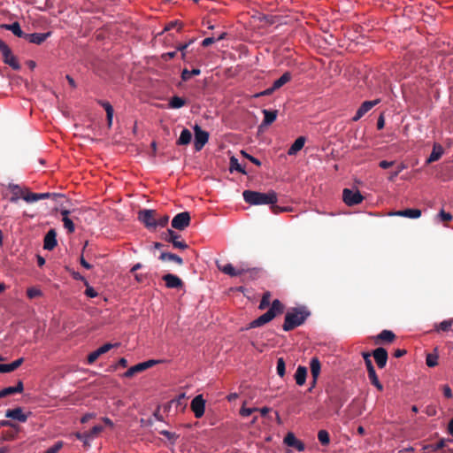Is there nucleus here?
Wrapping results in <instances>:
<instances>
[{
	"instance_id": "nucleus-9",
	"label": "nucleus",
	"mask_w": 453,
	"mask_h": 453,
	"mask_svg": "<svg viewBox=\"0 0 453 453\" xmlns=\"http://www.w3.org/2000/svg\"><path fill=\"white\" fill-rule=\"evenodd\" d=\"M194 129V147L196 151H200L203 146L208 142L209 133L202 129V127L196 124Z\"/></svg>"
},
{
	"instance_id": "nucleus-44",
	"label": "nucleus",
	"mask_w": 453,
	"mask_h": 453,
	"mask_svg": "<svg viewBox=\"0 0 453 453\" xmlns=\"http://www.w3.org/2000/svg\"><path fill=\"white\" fill-rule=\"evenodd\" d=\"M318 439L319 442L324 446L328 445L330 443V435L326 430H319L318 433Z\"/></svg>"
},
{
	"instance_id": "nucleus-51",
	"label": "nucleus",
	"mask_w": 453,
	"mask_h": 453,
	"mask_svg": "<svg viewBox=\"0 0 453 453\" xmlns=\"http://www.w3.org/2000/svg\"><path fill=\"white\" fill-rule=\"evenodd\" d=\"M86 286V289H85V296L88 298H95L98 296V293L97 291L92 287L89 285V283L88 282V285H85Z\"/></svg>"
},
{
	"instance_id": "nucleus-28",
	"label": "nucleus",
	"mask_w": 453,
	"mask_h": 453,
	"mask_svg": "<svg viewBox=\"0 0 453 453\" xmlns=\"http://www.w3.org/2000/svg\"><path fill=\"white\" fill-rule=\"evenodd\" d=\"M310 369H311V373L312 379H314V380H318V378H319V376L320 374V371H321V364H320L319 359L317 357H313L311 358Z\"/></svg>"
},
{
	"instance_id": "nucleus-42",
	"label": "nucleus",
	"mask_w": 453,
	"mask_h": 453,
	"mask_svg": "<svg viewBox=\"0 0 453 453\" xmlns=\"http://www.w3.org/2000/svg\"><path fill=\"white\" fill-rule=\"evenodd\" d=\"M158 433L161 435H164L172 445H174L176 443V441L180 437L178 434L170 432L168 430H160L158 431Z\"/></svg>"
},
{
	"instance_id": "nucleus-11",
	"label": "nucleus",
	"mask_w": 453,
	"mask_h": 453,
	"mask_svg": "<svg viewBox=\"0 0 453 453\" xmlns=\"http://www.w3.org/2000/svg\"><path fill=\"white\" fill-rule=\"evenodd\" d=\"M50 197H52L56 200L58 197H64V195L60 194V193H50V192H45V193L28 192L22 196L23 200L26 201L27 203H35L39 200L46 199V198H50Z\"/></svg>"
},
{
	"instance_id": "nucleus-20",
	"label": "nucleus",
	"mask_w": 453,
	"mask_h": 453,
	"mask_svg": "<svg viewBox=\"0 0 453 453\" xmlns=\"http://www.w3.org/2000/svg\"><path fill=\"white\" fill-rule=\"evenodd\" d=\"M51 34L52 33L50 31H48L46 33L27 34L25 39L27 40L30 43L40 45L43 42H45L49 37H50Z\"/></svg>"
},
{
	"instance_id": "nucleus-21",
	"label": "nucleus",
	"mask_w": 453,
	"mask_h": 453,
	"mask_svg": "<svg viewBox=\"0 0 453 453\" xmlns=\"http://www.w3.org/2000/svg\"><path fill=\"white\" fill-rule=\"evenodd\" d=\"M96 104L104 109V111L106 112L107 125H108V127H111L112 126L113 115H114V109H113L112 105L111 104L110 102L102 100V99H97Z\"/></svg>"
},
{
	"instance_id": "nucleus-6",
	"label": "nucleus",
	"mask_w": 453,
	"mask_h": 453,
	"mask_svg": "<svg viewBox=\"0 0 453 453\" xmlns=\"http://www.w3.org/2000/svg\"><path fill=\"white\" fill-rule=\"evenodd\" d=\"M164 361L161 359H148L143 362H140L130 368L127 370V372L124 373V376L127 378H130L134 376L135 373L143 372L156 365L161 364Z\"/></svg>"
},
{
	"instance_id": "nucleus-54",
	"label": "nucleus",
	"mask_w": 453,
	"mask_h": 453,
	"mask_svg": "<svg viewBox=\"0 0 453 453\" xmlns=\"http://www.w3.org/2000/svg\"><path fill=\"white\" fill-rule=\"evenodd\" d=\"M242 154L243 155V157L245 158H247L248 160H250L251 163H253L254 165H256L257 166H260L262 165V162L257 158V157H255L254 156L247 153L246 151L244 150H242Z\"/></svg>"
},
{
	"instance_id": "nucleus-26",
	"label": "nucleus",
	"mask_w": 453,
	"mask_h": 453,
	"mask_svg": "<svg viewBox=\"0 0 453 453\" xmlns=\"http://www.w3.org/2000/svg\"><path fill=\"white\" fill-rule=\"evenodd\" d=\"M306 138L304 136L297 137L288 150V156L296 155L304 146Z\"/></svg>"
},
{
	"instance_id": "nucleus-37",
	"label": "nucleus",
	"mask_w": 453,
	"mask_h": 453,
	"mask_svg": "<svg viewBox=\"0 0 453 453\" xmlns=\"http://www.w3.org/2000/svg\"><path fill=\"white\" fill-rule=\"evenodd\" d=\"M452 219L453 216L451 213L445 211L443 209H441L434 218V222L437 224L441 222H448L452 220Z\"/></svg>"
},
{
	"instance_id": "nucleus-46",
	"label": "nucleus",
	"mask_w": 453,
	"mask_h": 453,
	"mask_svg": "<svg viewBox=\"0 0 453 453\" xmlns=\"http://www.w3.org/2000/svg\"><path fill=\"white\" fill-rule=\"evenodd\" d=\"M42 295V291L36 287H31L27 289V296L29 299H34Z\"/></svg>"
},
{
	"instance_id": "nucleus-41",
	"label": "nucleus",
	"mask_w": 453,
	"mask_h": 453,
	"mask_svg": "<svg viewBox=\"0 0 453 453\" xmlns=\"http://www.w3.org/2000/svg\"><path fill=\"white\" fill-rule=\"evenodd\" d=\"M452 324H453V319L442 320L439 324L435 325V330L438 332L439 331L448 332L451 329Z\"/></svg>"
},
{
	"instance_id": "nucleus-40",
	"label": "nucleus",
	"mask_w": 453,
	"mask_h": 453,
	"mask_svg": "<svg viewBox=\"0 0 453 453\" xmlns=\"http://www.w3.org/2000/svg\"><path fill=\"white\" fill-rule=\"evenodd\" d=\"M8 188L12 191V196L10 198L11 203H17L19 199V194L21 192L20 188L18 184L10 183Z\"/></svg>"
},
{
	"instance_id": "nucleus-10",
	"label": "nucleus",
	"mask_w": 453,
	"mask_h": 453,
	"mask_svg": "<svg viewBox=\"0 0 453 453\" xmlns=\"http://www.w3.org/2000/svg\"><path fill=\"white\" fill-rule=\"evenodd\" d=\"M205 404L206 401L201 394L196 395L192 399L190 408L196 418H200L203 416L205 411Z\"/></svg>"
},
{
	"instance_id": "nucleus-35",
	"label": "nucleus",
	"mask_w": 453,
	"mask_h": 453,
	"mask_svg": "<svg viewBox=\"0 0 453 453\" xmlns=\"http://www.w3.org/2000/svg\"><path fill=\"white\" fill-rule=\"evenodd\" d=\"M395 338V334L393 331L384 329L379 334L376 335V340L384 342H392Z\"/></svg>"
},
{
	"instance_id": "nucleus-43",
	"label": "nucleus",
	"mask_w": 453,
	"mask_h": 453,
	"mask_svg": "<svg viewBox=\"0 0 453 453\" xmlns=\"http://www.w3.org/2000/svg\"><path fill=\"white\" fill-rule=\"evenodd\" d=\"M276 372L277 374L283 378L286 374V363L283 357H278L277 358V364H276Z\"/></svg>"
},
{
	"instance_id": "nucleus-33",
	"label": "nucleus",
	"mask_w": 453,
	"mask_h": 453,
	"mask_svg": "<svg viewBox=\"0 0 453 453\" xmlns=\"http://www.w3.org/2000/svg\"><path fill=\"white\" fill-rule=\"evenodd\" d=\"M192 134L189 129L183 128L180 132L179 138L177 139V145H188L191 142Z\"/></svg>"
},
{
	"instance_id": "nucleus-25",
	"label": "nucleus",
	"mask_w": 453,
	"mask_h": 453,
	"mask_svg": "<svg viewBox=\"0 0 453 453\" xmlns=\"http://www.w3.org/2000/svg\"><path fill=\"white\" fill-rule=\"evenodd\" d=\"M444 149L443 147L437 142L434 143L432 152L430 153L429 157L426 158V163L431 164L434 162L438 161L443 155Z\"/></svg>"
},
{
	"instance_id": "nucleus-32",
	"label": "nucleus",
	"mask_w": 453,
	"mask_h": 453,
	"mask_svg": "<svg viewBox=\"0 0 453 453\" xmlns=\"http://www.w3.org/2000/svg\"><path fill=\"white\" fill-rule=\"evenodd\" d=\"M186 104L187 100L185 98L179 96H173L168 101V108L177 110L186 105Z\"/></svg>"
},
{
	"instance_id": "nucleus-5",
	"label": "nucleus",
	"mask_w": 453,
	"mask_h": 453,
	"mask_svg": "<svg viewBox=\"0 0 453 453\" xmlns=\"http://www.w3.org/2000/svg\"><path fill=\"white\" fill-rule=\"evenodd\" d=\"M365 197L357 188H345L342 190V201L349 207L360 204Z\"/></svg>"
},
{
	"instance_id": "nucleus-55",
	"label": "nucleus",
	"mask_w": 453,
	"mask_h": 453,
	"mask_svg": "<svg viewBox=\"0 0 453 453\" xmlns=\"http://www.w3.org/2000/svg\"><path fill=\"white\" fill-rule=\"evenodd\" d=\"M63 442L61 441H56L51 447L48 448L44 453H58V451L62 448Z\"/></svg>"
},
{
	"instance_id": "nucleus-47",
	"label": "nucleus",
	"mask_w": 453,
	"mask_h": 453,
	"mask_svg": "<svg viewBox=\"0 0 453 453\" xmlns=\"http://www.w3.org/2000/svg\"><path fill=\"white\" fill-rule=\"evenodd\" d=\"M173 28H176L178 31H180L181 28H182V23L179 20H173L171 22H169L168 24L165 25L164 30H163V33L164 32H166V31H170Z\"/></svg>"
},
{
	"instance_id": "nucleus-18",
	"label": "nucleus",
	"mask_w": 453,
	"mask_h": 453,
	"mask_svg": "<svg viewBox=\"0 0 453 453\" xmlns=\"http://www.w3.org/2000/svg\"><path fill=\"white\" fill-rule=\"evenodd\" d=\"M162 280L165 281L167 288H180L183 287L181 279L173 273H169L163 275Z\"/></svg>"
},
{
	"instance_id": "nucleus-50",
	"label": "nucleus",
	"mask_w": 453,
	"mask_h": 453,
	"mask_svg": "<svg viewBox=\"0 0 453 453\" xmlns=\"http://www.w3.org/2000/svg\"><path fill=\"white\" fill-rule=\"evenodd\" d=\"M257 411H258L257 408L245 407L244 405H242V408L240 409V415L243 418H248Z\"/></svg>"
},
{
	"instance_id": "nucleus-22",
	"label": "nucleus",
	"mask_w": 453,
	"mask_h": 453,
	"mask_svg": "<svg viewBox=\"0 0 453 453\" xmlns=\"http://www.w3.org/2000/svg\"><path fill=\"white\" fill-rule=\"evenodd\" d=\"M365 367L367 370L368 379H369L371 384L372 386H374L379 391H383L384 387L378 378V375L376 373L373 365H370Z\"/></svg>"
},
{
	"instance_id": "nucleus-17",
	"label": "nucleus",
	"mask_w": 453,
	"mask_h": 453,
	"mask_svg": "<svg viewBox=\"0 0 453 453\" xmlns=\"http://www.w3.org/2000/svg\"><path fill=\"white\" fill-rule=\"evenodd\" d=\"M372 356L374 357V360L377 364V366L380 369H382L386 366L387 361L388 358V351L383 347H378L372 351Z\"/></svg>"
},
{
	"instance_id": "nucleus-24",
	"label": "nucleus",
	"mask_w": 453,
	"mask_h": 453,
	"mask_svg": "<svg viewBox=\"0 0 453 453\" xmlns=\"http://www.w3.org/2000/svg\"><path fill=\"white\" fill-rule=\"evenodd\" d=\"M1 28L11 31L15 36L19 38H26L27 33H24L18 21H14L11 24H2Z\"/></svg>"
},
{
	"instance_id": "nucleus-4",
	"label": "nucleus",
	"mask_w": 453,
	"mask_h": 453,
	"mask_svg": "<svg viewBox=\"0 0 453 453\" xmlns=\"http://www.w3.org/2000/svg\"><path fill=\"white\" fill-rule=\"evenodd\" d=\"M0 51L3 55V61L4 64L11 66L13 70L19 71L21 65L17 58L12 54L11 48L0 38Z\"/></svg>"
},
{
	"instance_id": "nucleus-31",
	"label": "nucleus",
	"mask_w": 453,
	"mask_h": 453,
	"mask_svg": "<svg viewBox=\"0 0 453 453\" xmlns=\"http://www.w3.org/2000/svg\"><path fill=\"white\" fill-rule=\"evenodd\" d=\"M292 80V73L289 71H286L279 79L275 80L273 83V89H280L286 83Z\"/></svg>"
},
{
	"instance_id": "nucleus-2",
	"label": "nucleus",
	"mask_w": 453,
	"mask_h": 453,
	"mask_svg": "<svg viewBox=\"0 0 453 453\" xmlns=\"http://www.w3.org/2000/svg\"><path fill=\"white\" fill-rule=\"evenodd\" d=\"M243 200L250 205H273L278 201L277 193L270 190L266 193L246 189L242 192Z\"/></svg>"
},
{
	"instance_id": "nucleus-29",
	"label": "nucleus",
	"mask_w": 453,
	"mask_h": 453,
	"mask_svg": "<svg viewBox=\"0 0 453 453\" xmlns=\"http://www.w3.org/2000/svg\"><path fill=\"white\" fill-rule=\"evenodd\" d=\"M24 362V357H19L10 364H1V373H8L18 369Z\"/></svg>"
},
{
	"instance_id": "nucleus-12",
	"label": "nucleus",
	"mask_w": 453,
	"mask_h": 453,
	"mask_svg": "<svg viewBox=\"0 0 453 453\" xmlns=\"http://www.w3.org/2000/svg\"><path fill=\"white\" fill-rule=\"evenodd\" d=\"M380 103V98L363 102L357 110L355 115L352 117V121H358L366 112H368L372 107L379 104Z\"/></svg>"
},
{
	"instance_id": "nucleus-16",
	"label": "nucleus",
	"mask_w": 453,
	"mask_h": 453,
	"mask_svg": "<svg viewBox=\"0 0 453 453\" xmlns=\"http://www.w3.org/2000/svg\"><path fill=\"white\" fill-rule=\"evenodd\" d=\"M262 113L264 115V119L260 125L258 126L259 130H262L263 128L269 127L276 120L278 116V111L272 109H263Z\"/></svg>"
},
{
	"instance_id": "nucleus-59",
	"label": "nucleus",
	"mask_w": 453,
	"mask_h": 453,
	"mask_svg": "<svg viewBox=\"0 0 453 453\" xmlns=\"http://www.w3.org/2000/svg\"><path fill=\"white\" fill-rule=\"evenodd\" d=\"M191 77H192V75L190 73V70H188V68L182 69V71L180 73V80H181V81L187 82V81H188L191 79Z\"/></svg>"
},
{
	"instance_id": "nucleus-48",
	"label": "nucleus",
	"mask_w": 453,
	"mask_h": 453,
	"mask_svg": "<svg viewBox=\"0 0 453 453\" xmlns=\"http://www.w3.org/2000/svg\"><path fill=\"white\" fill-rule=\"evenodd\" d=\"M62 222H63L64 227L66 229V231L68 233L72 234L75 231V225H74L73 219H70V217L62 219Z\"/></svg>"
},
{
	"instance_id": "nucleus-14",
	"label": "nucleus",
	"mask_w": 453,
	"mask_h": 453,
	"mask_svg": "<svg viewBox=\"0 0 453 453\" xmlns=\"http://www.w3.org/2000/svg\"><path fill=\"white\" fill-rule=\"evenodd\" d=\"M119 343L112 344L110 342L104 343L99 348H97L96 350L90 352L87 358V363L88 365H92L100 356L103 354L107 353L109 350H111L112 348L118 346Z\"/></svg>"
},
{
	"instance_id": "nucleus-64",
	"label": "nucleus",
	"mask_w": 453,
	"mask_h": 453,
	"mask_svg": "<svg viewBox=\"0 0 453 453\" xmlns=\"http://www.w3.org/2000/svg\"><path fill=\"white\" fill-rule=\"evenodd\" d=\"M395 164L394 161L381 160L379 163V166L382 169H388L391 167Z\"/></svg>"
},
{
	"instance_id": "nucleus-3",
	"label": "nucleus",
	"mask_w": 453,
	"mask_h": 453,
	"mask_svg": "<svg viewBox=\"0 0 453 453\" xmlns=\"http://www.w3.org/2000/svg\"><path fill=\"white\" fill-rule=\"evenodd\" d=\"M284 311V305L279 299H274L267 311L260 315L256 319L249 323L246 330L260 327L272 321L277 315L281 314Z\"/></svg>"
},
{
	"instance_id": "nucleus-30",
	"label": "nucleus",
	"mask_w": 453,
	"mask_h": 453,
	"mask_svg": "<svg viewBox=\"0 0 453 453\" xmlns=\"http://www.w3.org/2000/svg\"><path fill=\"white\" fill-rule=\"evenodd\" d=\"M229 171H230V173L238 172L244 175L248 174L245 167L239 163L238 158L235 157L234 156H232L230 157Z\"/></svg>"
},
{
	"instance_id": "nucleus-19",
	"label": "nucleus",
	"mask_w": 453,
	"mask_h": 453,
	"mask_svg": "<svg viewBox=\"0 0 453 453\" xmlns=\"http://www.w3.org/2000/svg\"><path fill=\"white\" fill-rule=\"evenodd\" d=\"M58 244L56 230L50 229L43 239V249L46 250H52Z\"/></svg>"
},
{
	"instance_id": "nucleus-61",
	"label": "nucleus",
	"mask_w": 453,
	"mask_h": 453,
	"mask_svg": "<svg viewBox=\"0 0 453 453\" xmlns=\"http://www.w3.org/2000/svg\"><path fill=\"white\" fill-rule=\"evenodd\" d=\"M172 244L174 248L180 250H186L188 248V244L184 241H179L178 239L173 242Z\"/></svg>"
},
{
	"instance_id": "nucleus-56",
	"label": "nucleus",
	"mask_w": 453,
	"mask_h": 453,
	"mask_svg": "<svg viewBox=\"0 0 453 453\" xmlns=\"http://www.w3.org/2000/svg\"><path fill=\"white\" fill-rule=\"evenodd\" d=\"M104 430L103 426L101 425H96L94 426L89 432H87L88 434H90L91 440L94 439L99 433H101Z\"/></svg>"
},
{
	"instance_id": "nucleus-23",
	"label": "nucleus",
	"mask_w": 453,
	"mask_h": 453,
	"mask_svg": "<svg viewBox=\"0 0 453 453\" xmlns=\"http://www.w3.org/2000/svg\"><path fill=\"white\" fill-rule=\"evenodd\" d=\"M422 214V211L420 209H418V208H407V209H404V210H400V211H397L394 213H391L390 215H395V216H400V217H404V218H409V219H418L420 218Z\"/></svg>"
},
{
	"instance_id": "nucleus-36",
	"label": "nucleus",
	"mask_w": 453,
	"mask_h": 453,
	"mask_svg": "<svg viewBox=\"0 0 453 453\" xmlns=\"http://www.w3.org/2000/svg\"><path fill=\"white\" fill-rule=\"evenodd\" d=\"M438 348L435 347L434 351L431 353H427L426 356V364L428 367H434L438 365Z\"/></svg>"
},
{
	"instance_id": "nucleus-62",
	"label": "nucleus",
	"mask_w": 453,
	"mask_h": 453,
	"mask_svg": "<svg viewBox=\"0 0 453 453\" xmlns=\"http://www.w3.org/2000/svg\"><path fill=\"white\" fill-rule=\"evenodd\" d=\"M215 42H216L215 37H214V36H210V37H206V38H204V39L201 42V45H202L203 48H206V47H209L210 45L213 44Z\"/></svg>"
},
{
	"instance_id": "nucleus-53",
	"label": "nucleus",
	"mask_w": 453,
	"mask_h": 453,
	"mask_svg": "<svg viewBox=\"0 0 453 453\" xmlns=\"http://www.w3.org/2000/svg\"><path fill=\"white\" fill-rule=\"evenodd\" d=\"M269 297H270V293H269V292H266V293L263 296V297H262V299H261V301H260V303H259V305H258V309H259V310H264V309H265L267 306H269V304H270Z\"/></svg>"
},
{
	"instance_id": "nucleus-34",
	"label": "nucleus",
	"mask_w": 453,
	"mask_h": 453,
	"mask_svg": "<svg viewBox=\"0 0 453 453\" xmlns=\"http://www.w3.org/2000/svg\"><path fill=\"white\" fill-rule=\"evenodd\" d=\"M158 259H160L161 261H166V260L173 261V262L177 263L178 265L183 264V259L180 256H178L174 253L166 252V251L161 252L160 256L158 257Z\"/></svg>"
},
{
	"instance_id": "nucleus-52",
	"label": "nucleus",
	"mask_w": 453,
	"mask_h": 453,
	"mask_svg": "<svg viewBox=\"0 0 453 453\" xmlns=\"http://www.w3.org/2000/svg\"><path fill=\"white\" fill-rule=\"evenodd\" d=\"M12 394H20L24 390V384L22 380H19L15 386H10Z\"/></svg>"
},
{
	"instance_id": "nucleus-8",
	"label": "nucleus",
	"mask_w": 453,
	"mask_h": 453,
	"mask_svg": "<svg viewBox=\"0 0 453 453\" xmlns=\"http://www.w3.org/2000/svg\"><path fill=\"white\" fill-rule=\"evenodd\" d=\"M191 221L190 213L187 211L177 213L172 219V227L182 231L187 228Z\"/></svg>"
},
{
	"instance_id": "nucleus-49",
	"label": "nucleus",
	"mask_w": 453,
	"mask_h": 453,
	"mask_svg": "<svg viewBox=\"0 0 453 453\" xmlns=\"http://www.w3.org/2000/svg\"><path fill=\"white\" fill-rule=\"evenodd\" d=\"M169 222V216L168 215H163L161 216L160 218L158 219H156V222H155V229L157 227H165L167 226Z\"/></svg>"
},
{
	"instance_id": "nucleus-58",
	"label": "nucleus",
	"mask_w": 453,
	"mask_h": 453,
	"mask_svg": "<svg viewBox=\"0 0 453 453\" xmlns=\"http://www.w3.org/2000/svg\"><path fill=\"white\" fill-rule=\"evenodd\" d=\"M70 273L73 280H81L84 283V285H88V280L83 275H81L79 272L72 270V271H70Z\"/></svg>"
},
{
	"instance_id": "nucleus-13",
	"label": "nucleus",
	"mask_w": 453,
	"mask_h": 453,
	"mask_svg": "<svg viewBox=\"0 0 453 453\" xmlns=\"http://www.w3.org/2000/svg\"><path fill=\"white\" fill-rule=\"evenodd\" d=\"M283 443L290 448H295L298 452L305 450V444L296 438L293 432H288L283 439Z\"/></svg>"
},
{
	"instance_id": "nucleus-27",
	"label": "nucleus",
	"mask_w": 453,
	"mask_h": 453,
	"mask_svg": "<svg viewBox=\"0 0 453 453\" xmlns=\"http://www.w3.org/2000/svg\"><path fill=\"white\" fill-rule=\"evenodd\" d=\"M307 372H308V370L305 366L298 365V367L294 374V379L296 380V385H298V386L304 385V383L306 381V378H307Z\"/></svg>"
},
{
	"instance_id": "nucleus-7",
	"label": "nucleus",
	"mask_w": 453,
	"mask_h": 453,
	"mask_svg": "<svg viewBox=\"0 0 453 453\" xmlns=\"http://www.w3.org/2000/svg\"><path fill=\"white\" fill-rule=\"evenodd\" d=\"M155 210L143 209L139 211L137 219L149 230H155Z\"/></svg>"
},
{
	"instance_id": "nucleus-39",
	"label": "nucleus",
	"mask_w": 453,
	"mask_h": 453,
	"mask_svg": "<svg viewBox=\"0 0 453 453\" xmlns=\"http://www.w3.org/2000/svg\"><path fill=\"white\" fill-rule=\"evenodd\" d=\"M179 237H180V234H177L174 230L170 229V228L167 229L166 232L162 233V234H161V238L164 241H165L167 242H171V243L173 242H174L176 239H179Z\"/></svg>"
},
{
	"instance_id": "nucleus-57",
	"label": "nucleus",
	"mask_w": 453,
	"mask_h": 453,
	"mask_svg": "<svg viewBox=\"0 0 453 453\" xmlns=\"http://www.w3.org/2000/svg\"><path fill=\"white\" fill-rule=\"evenodd\" d=\"M274 91H276L275 89H273V86L265 89V90H262L260 92H257L256 94L253 95V97L254 98H258V97H261V96H270L272 95Z\"/></svg>"
},
{
	"instance_id": "nucleus-15",
	"label": "nucleus",
	"mask_w": 453,
	"mask_h": 453,
	"mask_svg": "<svg viewBox=\"0 0 453 453\" xmlns=\"http://www.w3.org/2000/svg\"><path fill=\"white\" fill-rule=\"evenodd\" d=\"M29 414H31V412H29L28 414L24 413L23 408L19 406L13 409H8L5 411L6 418L19 421L20 423H25L27 420Z\"/></svg>"
},
{
	"instance_id": "nucleus-63",
	"label": "nucleus",
	"mask_w": 453,
	"mask_h": 453,
	"mask_svg": "<svg viewBox=\"0 0 453 453\" xmlns=\"http://www.w3.org/2000/svg\"><path fill=\"white\" fill-rule=\"evenodd\" d=\"M188 47L187 46V44L185 42L184 43H179L176 46L175 51H176V53L177 52H180V54L188 53Z\"/></svg>"
},
{
	"instance_id": "nucleus-38",
	"label": "nucleus",
	"mask_w": 453,
	"mask_h": 453,
	"mask_svg": "<svg viewBox=\"0 0 453 453\" xmlns=\"http://www.w3.org/2000/svg\"><path fill=\"white\" fill-rule=\"evenodd\" d=\"M220 270L224 273L232 277L241 275L243 272L242 270H236L234 266L230 263L225 265L223 267L220 268Z\"/></svg>"
},
{
	"instance_id": "nucleus-1",
	"label": "nucleus",
	"mask_w": 453,
	"mask_h": 453,
	"mask_svg": "<svg viewBox=\"0 0 453 453\" xmlns=\"http://www.w3.org/2000/svg\"><path fill=\"white\" fill-rule=\"evenodd\" d=\"M311 316V311L305 305L289 308L285 313L282 329L289 332L302 326Z\"/></svg>"
},
{
	"instance_id": "nucleus-45",
	"label": "nucleus",
	"mask_w": 453,
	"mask_h": 453,
	"mask_svg": "<svg viewBox=\"0 0 453 453\" xmlns=\"http://www.w3.org/2000/svg\"><path fill=\"white\" fill-rule=\"evenodd\" d=\"M75 437L78 440L81 441L85 447H90L89 441H91V438H90V434H88L87 432H85V433L77 432V433H75Z\"/></svg>"
},
{
	"instance_id": "nucleus-60",
	"label": "nucleus",
	"mask_w": 453,
	"mask_h": 453,
	"mask_svg": "<svg viewBox=\"0 0 453 453\" xmlns=\"http://www.w3.org/2000/svg\"><path fill=\"white\" fill-rule=\"evenodd\" d=\"M177 53L175 50L163 53L160 58L163 61L167 62L176 57Z\"/></svg>"
}]
</instances>
